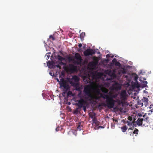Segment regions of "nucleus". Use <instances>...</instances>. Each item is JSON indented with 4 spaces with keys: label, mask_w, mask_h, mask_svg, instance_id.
Segmentation results:
<instances>
[{
    "label": "nucleus",
    "mask_w": 153,
    "mask_h": 153,
    "mask_svg": "<svg viewBox=\"0 0 153 153\" xmlns=\"http://www.w3.org/2000/svg\"><path fill=\"white\" fill-rule=\"evenodd\" d=\"M49 39H51L52 40H55V38L52 35H51L49 36Z\"/></svg>",
    "instance_id": "25"
},
{
    "label": "nucleus",
    "mask_w": 153,
    "mask_h": 153,
    "mask_svg": "<svg viewBox=\"0 0 153 153\" xmlns=\"http://www.w3.org/2000/svg\"><path fill=\"white\" fill-rule=\"evenodd\" d=\"M57 59L61 61L64 60H65V58L60 55H58L57 56Z\"/></svg>",
    "instance_id": "19"
},
{
    "label": "nucleus",
    "mask_w": 153,
    "mask_h": 153,
    "mask_svg": "<svg viewBox=\"0 0 153 153\" xmlns=\"http://www.w3.org/2000/svg\"><path fill=\"white\" fill-rule=\"evenodd\" d=\"M100 127H102V126H100Z\"/></svg>",
    "instance_id": "50"
},
{
    "label": "nucleus",
    "mask_w": 153,
    "mask_h": 153,
    "mask_svg": "<svg viewBox=\"0 0 153 153\" xmlns=\"http://www.w3.org/2000/svg\"><path fill=\"white\" fill-rule=\"evenodd\" d=\"M59 128H56V131H59Z\"/></svg>",
    "instance_id": "43"
},
{
    "label": "nucleus",
    "mask_w": 153,
    "mask_h": 153,
    "mask_svg": "<svg viewBox=\"0 0 153 153\" xmlns=\"http://www.w3.org/2000/svg\"><path fill=\"white\" fill-rule=\"evenodd\" d=\"M75 56V59L77 60L76 62V64L78 65L81 64L82 59L79 54L78 53H76Z\"/></svg>",
    "instance_id": "8"
},
{
    "label": "nucleus",
    "mask_w": 153,
    "mask_h": 153,
    "mask_svg": "<svg viewBox=\"0 0 153 153\" xmlns=\"http://www.w3.org/2000/svg\"><path fill=\"white\" fill-rule=\"evenodd\" d=\"M55 66L57 68H59V69L61 68V67L60 66V65L59 64L58 65H56Z\"/></svg>",
    "instance_id": "35"
},
{
    "label": "nucleus",
    "mask_w": 153,
    "mask_h": 153,
    "mask_svg": "<svg viewBox=\"0 0 153 153\" xmlns=\"http://www.w3.org/2000/svg\"><path fill=\"white\" fill-rule=\"evenodd\" d=\"M117 60L116 59V58H114L112 60V62L114 64H115L116 62H117Z\"/></svg>",
    "instance_id": "31"
},
{
    "label": "nucleus",
    "mask_w": 153,
    "mask_h": 153,
    "mask_svg": "<svg viewBox=\"0 0 153 153\" xmlns=\"http://www.w3.org/2000/svg\"><path fill=\"white\" fill-rule=\"evenodd\" d=\"M137 104L138 105H141V107L143 106L142 100H139L137 101Z\"/></svg>",
    "instance_id": "21"
},
{
    "label": "nucleus",
    "mask_w": 153,
    "mask_h": 153,
    "mask_svg": "<svg viewBox=\"0 0 153 153\" xmlns=\"http://www.w3.org/2000/svg\"><path fill=\"white\" fill-rule=\"evenodd\" d=\"M95 113H93L92 114H91L90 115V117L92 119H93L94 118H96L95 117Z\"/></svg>",
    "instance_id": "23"
},
{
    "label": "nucleus",
    "mask_w": 153,
    "mask_h": 153,
    "mask_svg": "<svg viewBox=\"0 0 153 153\" xmlns=\"http://www.w3.org/2000/svg\"><path fill=\"white\" fill-rule=\"evenodd\" d=\"M141 99L143 106H144L145 107H146L148 105L149 100L147 98L145 97H143V98Z\"/></svg>",
    "instance_id": "9"
},
{
    "label": "nucleus",
    "mask_w": 153,
    "mask_h": 153,
    "mask_svg": "<svg viewBox=\"0 0 153 153\" xmlns=\"http://www.w3.org/2000/svg\"><path fill=\"white\" fill-rule=\"evenodd\" d=\"M142 82L144 84V87H146L147 86V82L146 81H143Z\"/></svg>",
    "instance_id": "27"
},
{
    "label": "nucleus",
    "mask_w": 153,
    "mask_h": 153,
    "mask_svg": "<svg viewBox=\"0 0 153 153\" xmlns=\"http://www.w3.org/2000/svg\"><path fill=\"white\" fill-rule=\"evenodd\" d=\"M91 87L90 85H87L85 87L84 92L86 95L88 96L90 98H92L93 97L91 92Z\"/></svg>",
    "instance_id": "4"
},
{
    "label": "nucleus",
    "mask_w": 153,
    "mask_h": 153,
    "mask_svg": "<svg viewBox=\"0 0 153 153\" xmlns=\"http://www.w3.org/2000/svg\"><path fill=\"white\" fill-rule=\"evenodd\" d=\"M138 115L140 117H141L142 116V115L140 113H138Z\"/></svg>",
    "instance_id": "40"
},
{
    "label": "nucleus",
    "mask_w": 153,
    "mask_h": 153,
    "mask_svg": "<svg viewBox=\"0 0 153 153\" xmlns=\"http://www.w3.org/2000/svg\"><path fill=\"white\" fill-rule=\"evenodd\" d=\"M94 78V75L93 74H88L83 77V80L85 84L89 83L90 84L93 83V80Z\"/></svg>",
    "instance_id": "3"
},
{
    "label": "nucleus",
    "mask_w": 153,
    "mask_h": 153,
    "mask_svg": "<svg viewBox=\"0 0 153 153\" xmlns=\"http://www.w3.org/2000/svg\"><path fill=\"white\" fill-rule=\"evenodd\" d=\"M59 64L60 65H64V66H65L66 65V64L65 63H64V62H62V61H61L59 63Z\"/></svg>",
    "instance_id": "29"
},
{
    "label": "nucleus",
    "mask_w": 153,
    "mask_h": 153,
    "mask_svg": "<svg viewBox=\"0 0 153 153\" xmlns=\"http://www.w3.org/2000/svg\"><path fill=\"white\" fill-rule=\"evenodd\" d=\"M115 65L116 66H117L119 67H120L121 65L120 63L118 62H116V63L115 64Z\"/></svg>",
    "instance_id": "28"
},
{
    "label": "nucleus",
    "mask_w": 153,
    "mask_h": 153,
    "mask_svg": "<svg viewBox=\"0 0 153 153\" xmlns=\"http://www.w3.org/2000/svg\"><path fill=\"white\" fill-rule=\"evenodd\" d=\"M138 129H135L133 132V134H137L138 133Z\"/></svg>",
    "instance_id": "26"
},
{
    "label": "nucleus",
    "mask_w": 153,
    "mask_h": 153,
    "mask_svg": "<svg viewBox=\"0 0 153 153\" xmlns=\"http://www.w3.org/2000/svg\"><path fill=\"white\" fill-rule=\"evenodd\" d=\"M142 117L143 118H141L143 119V120L144 122L145 123H149V118L147 116L146 114L143 115Z\"/></svg>",
    "instance_id": "12"
},
{
    "label": "nucleus",
    "mask_w": 153,
    "mask_h": 153,
    "mask_svg": "<svg viewBox=\"0 0 153 153\" xmlns=\"http://www.w3.org/2000/svg\"><path fill=\"white\" fill-rule=\"evenodd\" d=\"M135 85H136L137 87H139V84H138V83L137 82L136 83H135Z\"/></svg>",
    "instance_id": "37"
},
{
    "label": "nucleus",
    "mask_w": 153,
    "mask_h": 153,
    "mask_svg": "<svg viewBox=\"0 0 153 153\" xmlns=\"http://www.w3.org/2000/svg\"><path fill=\"white\" fill-rule=\"evenodd\" d=\"M81 126L79 125L77 127V129H78L79 131H80L81 128Z\"/></svg>",
    "instance_id": "34"
},
{
    "label": "nucleus",
    "mask_w": 153,
    "mask_h": 153,
    "mask_svg": "<svg viewBox=\"0 0 153 153\" xmlns=\"http://www.w3.org/2000/svg\"><path fill=\"white\" fill-rule=\"evenodd\" d=\"M78 108H77L76 110H75L74 111V113L75 114H77L78 113Z\"/></svg>",
    "instance_id": "33"
},
{
    "label": "nucleus",
    "mask_w": 153,
    "mask_h": 153,
    "mask_svg": "<svg viewBox=\"0 0 153 153\" xmlns=\"http://www.w3.org/2000/svg\"><path fill=\"white\" fill-rule=\"evenodd\" d=\"M121 128L122 131L123 132H125L127 129V127L126 126L121 127Z\"/></svg>",
    "instance_id": "18"
},
{
    "label": "nucleus",
    "mask_w": 153,
    "mask_h": 153,
    "mask_svg": "<svg viewBox=\"0 0 153 153\" xmlns=\"http://www.w3.org/2000/svg\"><path fill=\"white\" fill-rule=\"evenodd\" d=\"M113 120L115 122H117V120H114V119Z\"/></svg>",
    "instance_id": "44"
},
{
    "label": "nucleus",
    "mask_w": 153,
    "mask_h": 153,
    "mask_svg": "<svg viewBox=\"0 0 153 153\" xmlns=\"http://www.w3.org/2000/svg\"><path fill=\"white\" fill-rule=\"evenodd\" d=\"M95 90L96 92L98 94H100V90L97 88H95Z\"/></svg>",
    "instance_id": "24"
},
{
    "label": "nucleus",
    "mask_w": 153,
    "mask_h": 153,
    "mask_svg": "<svg viewBox=\"0 0 153 153\" xmlns=\"http://www.w3.org/2000/svg\"><path fill=\"white\" fill-rule=\"evenodd\" d=\"M72 80V81L71 82V85L76 91H80L81 88L79 86V84L78 82L79 80V78L77 76L74 75L73 76Z\"/></svg>",
    "instance_id": "2"
},
{
    "label": "nucleus",
    "mask_w": 153,
    "mask_h": 153,
    "mask_svg": "<svg viewBox=\"0 0 153 153\" xmlns=\"http://www.w3.org/2000/svg\"><path fill=\"white\" fill-rule=\"evenodd\" d=\"M98 63V60L96 58L93 59V61L91 63V64L93 65H97Z\"/></svg>",
    "instance_id": "15"
},
{
    "label": "nucleus",
    "mask_w": 153,
    "mask_h": 153,
    "mask_svg": "<svg viewBox=\"0 0 153 153\" xmlns=\"http://www.w3.org/2000/svg\"><path fill=\"white\" fill-rule=\"evenodd\" d=\"M133 128H134V127H133V128H130L128 129V130H133Z\"/></svg>",
    "instance_id": "41"
},
{
    "label": "nucleus",
    "mask_w": 153,
    "mask_h": 153,
    "mask_svg": "<svg viewBox=\"0 0 153 153\" xmlns=\"http://www.w3.org/2000/svg\"><path fill=\"white\" fill-rule=\"evenodd\" d=\"M69 68L70 71H75L76 70V67L73 65L70 64Z\"/></svg>",
    "instance_id": "13"
},
{
    "label": "nucleus",
    "mask_w": 153,
    "mask_h": 153,
    "mask_svg": "<svg viewBox=\"0 0 153 153\" xmlns=\"http://www.w3.org/2000/svg\"><path fill=\"white\" fill-rule=\"evenodd\" d=\"M127 96L126 92V91H122L120 93V98L122 100H125L126 99Z\"/></svg>",
    "instance_id": "11"
},
{
    "label": "nucleus",
    "mask_w": 153,
    "mask_h": 153,
    "mask_svg": "<svg viewBox=\"0 0 153 153\" xmlns=\"http://www.w3.org/2000/svg\"><path fill=\"white\" fill-rule=\"evenodd\" d=\"M47 64L48 66H55V63L53 61H48L47 63Z\"/></svg>",
    "instance_id": "16"
},
{
    "label": "nucleus",
    "mask_w": 153,
    "mask_h": 153,
    "mask_svg": "<svg viewBox=\"0 0 153 153\" xmlns=\"http://www.w3.org/2000/svg\"><path fill=\"white\" fill-rule=\"evenodd\" d=\"M92 125L95 126H97L99 125V122L97 120L96 118H94L92 120Z\"/></svg>",
    "instance_id": "14"
},
{
    "label": "nucleus",
    "mask_w": 153,
    "mask_h": 153,
    "mask_svg": "<svg viewBox=\"0 0 153 153\" xmlns=\"http://www.w3.org/2000/svg\"><path fill=\"white\" fill-rule=\"evenodd\" d=\"M128 119L129 121H134L132 117L130 116L128 117Z\"/></svg>",
    "instance_id": "30"
},
{
    "label": "nucleus",
    "mask_w": 153,
    "mask_h": 153,
    "mask_svg": "<svg viewBox=\"0 0 153 153\" xmlns=\"http://www.w3.org/2000/svg\"><path fill=\"white\" fill-rule=\"evenodd\" d=\"M101 90L104 93H108L109 90L107 89L104 88H101Z\"/></svg>",
    "instance_id": "17"
},
{
    "label": "nucleus",
    "mask_w": 153,
    "mask_h": 153,
    "mask_svg": "<svg viewBox=\"0 0 153 153\" xmlns=\"http://www.w3.org/2000/svg\"><path fill=\"white\" fill-rule=\"evenodd\" d=\"M72 94V92L71 91H69L67 94V95L68 96L70 95H71Z\"/></svg>",
    "instance_id": "32"
},
{
    "label": "nucleus",
    "mask_w": 153,
    "mask_h": 153,
    "mask_svg": "<svg viewBox=\"0 0 153 153\" xmlns=\"http://www.w3.org/2000/svg\"><path fill=\"white\" fill-rule=\"evenodd\" d=\"M134 122L127 120L126 121V123H127V125L130 126L132 125L134 123Z\"/></svg>",
    "instance_id": "20"
},
{
    "label": "nucleus",
    "mask_w": 153,
    "mask_h": 153,
    "mask_svg": "<svg viewBox=\"0 0 153 153\" xmlns=\"http://www.w3.org/2000/svg\"><path fill=\"white\" fill-rule=\"evenodd\" d=\"M85 33L82 32L80 34V37L81 39H83L85 36Z\"/></svg>",
    "instance_id": "22"
},
{
    "label": "nucleus",
    "mask_w": 153,
    "mask_h": 153,
    "mask_svg": "<svg viewBox=\"0 0 153 153\" xmlns=\"http://www.w3.org/2000/svg\"><path fill=\"white\" fill-rule=\"evenodd\" d=\"M70 104V103H68V104Z\"/></svg>",
    "instance_id": "49"
},
{
    "label": "nucleus",
    "mask_w": 153,
    "mask_h": 153,
    "mask_svg": "<svg viewBox=\"0 0 153 153\" xmlns=\"http://www.w3.org/2000/svg\"><path fill=\"white\" fill-rule=\"evenodd\" d=\"M57 81L58 82H59V79H57Z\"/></svg>",
    "instance_id": "46"
},
{
    "label": "nucleus",
    "mask_w": 153,
    "mask_h": 153,
    "mask_svg": "<svg viewBox=\"0 0 153 153\" xmlns=\"http://www.w3.org/2000/svg\"><path fill=\"white\" fill-rule=\"evenodd\" d=\"M83 108V110L85 111H86V107L85 105H84L82 107Z\"/></svg>",
    "instance_id": "36"
},
{
    "label": "nucleus",
    "mask_w": 153,
    "mask_h": 153,
    "mask_svg": "<svg viewBox=\"0 0 153 153\" xmlns=\"http://www.w3.org/2000/svg\"><path fill=\"white\" fill-rule=\"evenodd\" d=\"M50 74L51 75H52L51 74H52V73H51H51H50Z\"/></svg>",
    "instance_id": "47"
},
{
    "label": "nucleus",
    "mask_w": 153,
    "mask_h": 153,
    "mask_svg": "<svg viewBox=\"0 0 153 153\" xmlns=\"http://www.w3.org/2000/svg\"><path fill=\"white\" fill-rule=\"evenodd\" d=\"M78 102L76 105L78 106L79 108H82L84 105H85L86 104V101L82 98H80L79 100H77Z\"/></svg>",
    "instance_id": "6"
},
{
    "label": "nucleus",
    "mask_w": 153,
    "mask_h": 153,
    "mask_svg": "<svg viewBox=\"0 0 153 153\" xmlns=\"http://www.w3.org/2000/svg\"><path fill=\"white\" fill-rule=\"evenodd\" d=\"M114 57V56H111V57Z\"/></svg>",
    "instance_id": "45"
},
{
    "label": "nucleus",
    "mask_w": 153,
    "mask_h": 153,
    "mask_svg": "<svg viewBox=\"0 0 153 153\" xmlns=\"http://www.w3.org/2000/svg\"><path fill=\"white\" fill-rule=\"evenodd\" d=\"M137 123V124L139 126H140L143 124V126H145L146 125L145 124L146 123H145L143 122V119H142L141 118H139L137 119V120L136 121Z\"/></svg>",
    "instance_id": "10"
},
{
    "label": "nucleus",
    "mask_w": 153,
    "mask_h": 153,
    "mask_svg": "<svg viewBox=\"0 0 153 153\" xmlns=\"http://www.w3.org/2000/svg\"><path fill=\"white\" fill-rule=\"evenodd\" d=\"M95 53V52L94 50L90 48L87 49L83 52L84 55L86 56L90 55L91 56Z\"/></svg>",
    "instance_id": "7"
},
{
    "label": "nucleus",
    "mask_w": 153,
    "mask_h": 153,
    "mask_svg": "<svg viewBox=\"0 0 153 153\" xmlns=\"http://www.w3.org/2000/svg\"><path fill=\"white\" fill-rule=\"evenodd\" d=\"M60 80L61 81L59 83L61 86L63 87L66 91H68L69 89V85L62 78Z\"/></svg>",
    "instance_id": "5"
},
{
    "label": "nucleus",
    "mask_w": 153,
    "mask_h": 153,
    "mask_svg": "<svg viewBox=\"0 0 153 153\" xmlns=\"http://www.w3.org/2000/svg\"><path fill=\"white\" fill-rule=\"evenodd\" d=\"M78 46L79 47H81L82 46V44L81 43L79 44L78 45Z\"/></svg>",
    "instance_id": "39"
},
{
    "label": "nucleus",
    "mask_w": 153,
    "mask_h": 153,
    "mask_svg": "<svg viewBox=\"0 0 153 153\" xmlns=\"http://www.w3.org/2000/svg\"><path fill=\"white\" fill-rule=\"evenodd\" d=\"M100 94L101 97L106 99L105 102L106 105L108 108H112L114 107L115 103L117 102L114 99V98L117 97V94H114L111 92H109L108 94H105L101 93Z\"/></svg>",
    "instance_id": "1"
},
{
    "label": "nucleus",
    "mask_w": 153,
    "mask_h": 153,
    "mask_svg": "<svg viewBox=\"0 0 153 153\" xmlns=\"http://www.w3.org/2000/svg\"><path fill=\"white\" fill-rule=\"evenodd\" d=\"M70 104V103H68V104Z\"/></svg>",
    "instance_id": "48"
},
{
    "label": "nucleus",
    "mask_w": 153,
    "mask_h": 153,
    "mask_svg": "<svg viewBox=\"0 0 153 153\" xmlns=\"http://www.w3.org/2000/svg\"><path fill=\"white\" fill-rule=\"evenodd\" d=\"M100 98V97H96L95 98L96 99H99V98Z\"/></svg>",
    "instance_id": "42"
},
{
    "label": "nucleus",
    "mask_w": 153,
    "mask_h": 153,
    "mask_svg": "<svg viewBox=\"0 0 153 153\" xmlns=\"http://www.w3.org/2000/svg\"><path fill=\"white\" fill-rule=\"evenodd\" d=\"M110 57V55L109 54H107L106 56V57L107 58H109Z\"/></svg>",
    "instance_id": "38"
}]
</instances>
